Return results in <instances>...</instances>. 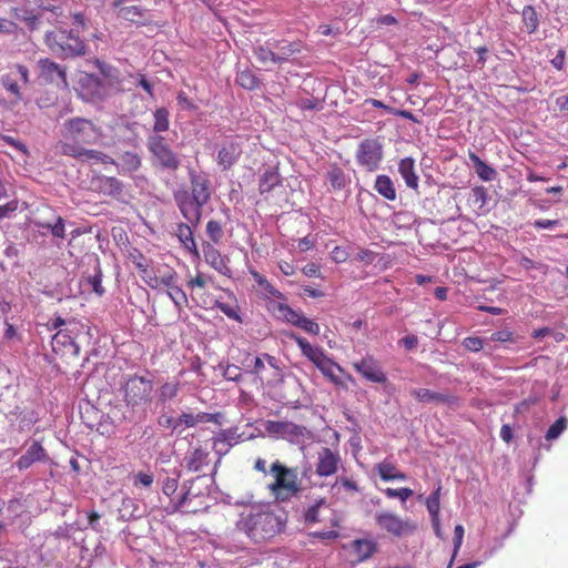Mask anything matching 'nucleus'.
<instances>
[{
    "label": "nucleus",
    "instance_id": "obj_5",
    "mask_svg": "<svg viewBox=\"0 0 568 568\" xmlns=\"http://www.w3.org/2000/svg\"><path fill=\"white\" fill-rule=\"evenodd\" d=\"M146 148L151 154V163L155 169L170 174L180 170L181 158L172 150L164 136L160 134L150 135L146 140Z\"/></svg>",
    "mask_w": 568,
    "mask_h": 568
},
{
    "label": "nucleus",
    "instance_id": "obj_43",
    "mask_svg": "<svg viewBox=\"0 0 568 568\" xmlns=\"http://www.w3.org/2000/svg\"><path fill=\"white\" fill-rule=\"evenodd\" d=\"M274 311L277 312L278 316L285 320L287 323L297 326L298 322L302 320L303 314L293 310L291 306L284 303H274Z\"/></svg>",
    "mask_w": 568,
    "mask_h": 568
},
{
    "label": "nucleus",
    "instance_id": "obj_57",
    "mask_svg": "<svg viewBox=\"0 0 568 568\" xmlns=\"http://www.w3.org/2000/svg\"><path fill=\"white\" fill-rule=\"evenodd\" d=\"M387 498H398L402 503H405L409 497L413 496V490L408 487L390 488L387 487L382 490Z\"/></svg>",
    "mask_w": 568,
    "mask_h": 568
},
{
    "label": "nucleus",
    "instance_id": "obj_40",
    "mask_svg": "<svg viewBox=\"0 0 568 568\" xmlns=\"http://www.w3.org/2000/svg\"><path fill=\"white\" fill-rule=\"evenodd\" d=\"M216 416L210 413H199L196 415L190 413H182L179 418V426L184 425L185 427H193L197 423L216 422Z\"/></svg>",
    "mask_w": 568,
    "mask_h": 568
},
{
    "label": "nucleus",
    "instance_id": "obj_33",
    "mask_svg": "<svg viewBox=\"0 0 568 568\" xmlns=\"http://www.w3.org/2000/svg\"><path fill=\"white\" fill-rule=\"evenodd\" d=\"M379 477L385 481L406 480V474L399 471L396 465L389 460H383L376 465Z\"/></svg>",
    "mask_w": 568,
    "mask_h": 568
},
{
    "label": "nucleus",
    "instance_id": "obj_38",
    "mask_svg": "<svg viewBox=\"0 0 568 568\" xmlns=\"http://www.w3.org/2000/svg\"><path fill=\"white\" fill-rule=\"evenodd\" d=\"M281 184L280 173L274 169H267L260 179L258 190L261 194H267Z\"/></svg>",
    "mask_w": 568,
    "mask_h": 568
},
{
    "label": "nucleus",
    "instance_id": "obj_52",
    "mask_svg": "<svg viewBox=\"0 0 568 568\" xmlns=\"http://www.w3.org/2000/svg\"><path fill=\"white\" fill-rule=\"evenodd\" d=\"M523 20L529 32H535L538 28V17L534 7L526 6L523 9Z\"/></svg>",
    "mask_w": 568,
    "mask_h": 568
},
{
    "label": "nucleus",
    "instance_id": "obj_50",
    "mask_svg": "<svg viewBox=\"0 0 568 568\" xmlns=\"http://www.w3.org/2000/svg\"><path fill=\"white\" fill-rule=\"evenodd\" d=\"M236 83L246 90H254L258 87L260 80L251 70H243L236 74Z\"/></svg>",
    "mask_w": 568,
    "mask_h": 568
},
{
    "label": "nucleus",
    "instance_id": "obj_4",
    "mask_svg": "<svg viewBox=\"0 0 568 568\" xmlns=\"http://www.w3.org/2000/svg\"><path fill=\"white\" fill-rule=\"evenodd\" d=\"M43 42L58 58L70 59L87 54V44L78 30L54 28L44 33Z\"/></svg>",
    "mask_w": 568,
    "mask_h": 568
},
{
    "label": "nucleus",
    "instance_id": "obj_55",
    "mask_svg": "<svg viewBox=\"0 0 568 568\" xmlns=\"http://www.w3.org/2000/svg\"><path fill=\"white\" fill-rule=\"evenodd\" d=\"M568 420L566 417H559L547 430L545 438L554 440L558 438L567 428Z\"/></svg>",
    "mask_w": 568,
    "mask_h": 568
},
{
    "label": "nucleus",
    "instance_id": "obj_56",
    "mask_svg": "<svg viewBox=\"0 0 568 568\" xmlns=\"http://www.w3.org/2000/svg\"><path fill=\"white\" fill-rule=\"evenodd\" d=\"M87 281H88V284L90 285L91 290L98 296H102L104 294L105 290L102 286V271H101L99 264L95 267L94 274L89 276Z\"/></svg>",
    "mask_w": 568,
    "mask_h": 568
},
{
    "label": "nucleus",
    "instance_id": "obj_61",
    "mask_svg": "<svg viewBox=\"0 0 568 568\" xmlns=\"http://www.w3.org/2000/svg\"><path fill=\"white\" fill-rule=\"evenodd\" d=\"M337 485H341L349 494L359 493V487L353 479L346 477L337 478L333 485V488H335Z\"/></svg>",
    "mask_w": 568,
    "mask_h": 568
},
{
    "label": "nucleus",
    "instance_id": "obj_2",
    "mask_svg": "<svg viewBox=\"0 0 568 568\" xmlns=\"http://www.w3.org/2000/svg\"><path fill=\"white\" fill-rule=\"evenodd\" d=\"M236 529L255 544L270 541L281 534L285 521L273 510L264 506H253L242 511L235 524Z\"/></svg>",
    "mask_w": 568,
    "mask_h": 568
},
{
    "label": "nucleus",
    "instance_id": "obj_10",
    "mask_svg": "<svg viewBox=\"0 0 568 568\" xmlns=\"http://www.w3.org/2000/svg\"><path fill=\"white\" fill-rule=\"evenodd\" d=\"M375 520L381 529L398 538L412 535L416 530L415 523L408 519H402L394 513H379L376 515Z\"/></svg>",
    "mask_w": 568,
    "mask_h": 568
},
{
    "label": "nucleus",
    "instance_id": "obj_60",
    "mask_svg": "<svg viewBox=\"0 0 568 568\" xmlns=\"http://www.w3.org/2000/svg\"><path fill=\"white\" fill-rule=\"evenodd\" d=\"M175 283H176V272L174 270H169L168 272H165L161 276H159L158 288L160 286H164V287H166V290H169Z\"/></svg>",
    "mask_w": 568,
    "mask_h": 568
},
{
    "label": "nucleus",
    "instance_id": "obj_49",
    "mask_svg": "<svg viewBox=\"0 0 568 568\" xmlns=\"http://www.w3.org/2000/svg\"><path fill=\"white\" fill-rule=\"evenodd\" d=\"M168 296L172 300L178 310L189 306V297L186 293L176 285V283L166 290Z\"/></svg>",
    "mask_w": 568,
    "mask_h": 568
},
{
    "label": "nucleus",
    "instance_id": "obj_45",
    "mask_svg": "<svg viewBox=\"0 0 568 568\" xmlns=\"http://www.w3.org/2000/svg\"><path fill=\"white\" fill-rule=\"evenodd\" d=\"M321 373L327 377L333 384L336 386H344L342 379L334 374V368H337L339 372H343V368L335 363L333 359L327 357L321 365L317 367Z\"/></svg>",
    "mask_w": 568,
    "mask_h": 568
},
{
    "label": "nucleus",
    "instance_id": "obj_9",
    "mask_svg": "<svg viewBox=\"0 0 568 568\" xmlns=\"http://www.w3.org/2000/svg\"><path fill=\"white\" fill-rule=\"evenodd\" d=\"M356 162L367 172H374L383 160V145L377 139H365L357 148Z\"/></svg>",
    "mask_w": 568,
    "mask_h": 568
},
{
    "label": "nucleus",
    "instance_id": "obj_24",
    "mask_svg": "<svg viewBox=\"0 0 568 568\" xmlns=\"http://www.w3.org/2000/svg\"><path fill=\"white\" fill-rule=\"evenodd\" d=\"M91 187L104 195L118 196L123 191V183L114 176L95 174L91 178Z\"/></svg>",
    "mask_w": 568,
    "mask_h": 568
},
{
    "label": "nucleus",
    "instance_id": "obj_28",
    "mask_svg": "<svg viewBox=\"0 0 568 568\" xmlns=\"http://www.w3.org/2000/svg\"><path fill=\"white\" fill-rule=\"evenodd\" d=\"M192 224L179 223L175 229V235L178 236L182 246L191 253L195 258H200V251L194 240Z\"/></svg>",
    "mask_w": 568,
    "mask_h": 568
},
{
    "label": "nucleus",
    "instance_id": "obj_3",
    "mask_svg": "<svg viewBox=\"0 0 568 568\" xmlns=\"http://www.w3.org/2000/svg\"><path fill=\"white\" fill-rule=\"evenodd\" d=\"M270 473L273 481L267 488L276 501L288 503L303 490L297 468L287 467L280 460H275L271 465Z\"/></svg>",
    "mask_w": 568,
    "mask_h": 568
},
{
    "label": "nucleus",
    "instance_id": "obj_62",
    "mask_svg": "<svg viewBox=\"0 0 568 568\" xmlns=\"http://www.w3.org/2000/svg\"><path fill=\"white\" fill-rule=\"evenodd\" d=\"M19 29V26L13 20L0 17V34H13Z\"/></svg>",
    "mask_w": 568,
    "mask_h": 568
},
{
    "label": "nucleus",
    "instance_id": "obj_16",
    "mask_svg": "<svg viewBox=\"0 0 568 568\" xmlns=\"http://www.w3.org/2000/svg\"><path fill=\"white\" fill-rule=\"evenodd\" d=\"M189 180L191 190L189 191V195L192 196L196 202H201L204 205L211 199V182L205 173H197L194 170H190Z\"/></svg>",
    "mask_w": 568,
    "mask_h": 568
},
{
    "label": "nucleus",
    "instance_id": "obj_41",
    "mask_svg": "<svg viewBox=\"0 0 568 568\" xmlns=\"http://www.w3.org/2000/svg\"><path fill=\"white\" fill-rule=\"evenodd\" d=\"M181 383L179 381L163 383L158 392V402L162 405L174 399L180 390Z\"/></svg>",
    "mask_w": 568,
    "mask_h": 568
},
{
    "label": "nucleus",
    "instance_id": "obj_29",
    "mask_svg": "<svg viewBox=\"0 0 568 568\" xmlns=\"http://www.w3.org/2000/svg\"><path fill=\"white\" fill-rule=\"evenodd\" d=\"M274 49L277 50L276 55L278 58L283 57V63L287 62L291 57L300 54L304 49H306V44L302 40L295 41H274Z\"/></svg>",
    "mask_w": 568,
    "mask_h": 568
},
{
    "label": "nucleus",
    "instance_id": "obj_20",
    "mask_svg": "<svg viewBox=\"0 0 568 568\" xmlns=\"http://www.w3.org/2000/svg\"><path fill=\"white\" fill-rule=\"evenodd\" d=\"M26 453L16 462V466L19 470H26L34 463L47 462L49 459V455L40 442L33 440L30 444L26 443Z\"/></svg>",
    "mask_w": 568,
    "mask_h": 568
},
{
    "label": "nucleus",
    "instance_id": "obj_13",
    "mask_svg": "<svg viewBox=\"0 0 568 568\" xmlns=\"http://www.w3.org/2000/svg\"><path fill=\"white\" fill-rule=\"evenodd\" d=\"M116 10V17L138 27L148 26L152 21L151 11L141 4L112 6Z\"/></svg>",
    "mask_w": 568,
    "mask_h": 568
},
{
    "label": "nucleus",
    "instance_id": "obj_63",
    "mask_svg": "<svg viewBox=\"0 0 568 568\" xmlns=\"http://www.w3.org/2000/svg\"><path fill=\"white\" fill-rule=\"evenodd\" d=\"M3 87L11 92L17 99H21L20 88L14 79L10 75L2 77Z\"/></svg>",
    "mask_w": 568,
    "mask_h": 568
},
{
    "label": "nucleus",
    "instance_id": "obj_21",
    "mask_svg": "<svg viewBox=\"0 0 568 568\" xmlns=\"http://www.w3.org/2000/svg\"><path fill=\"white\" fill-rule=\"evenodd\" d=\"M202 250L205 262L216 272L224 276H231L232 270L229 266V258L223 256L221 252L211 242H203Z\"/></svg>",
    "mask_w": 568,
    "mask_h": 568
},
{
    "label": "nucleus",
    "instance_id": "obj_12",
    "mask_svg": "<svg viewBox=\"0 0 568 568\" xmlns=\"http://www.w3.org/2000/svg\"><path fill=\"white\" fill-rule=\"evenodd\" d=\"M352 367L368 382L376 384H385L387 382V375L373 355L367 354L361 359L353 362Z\"/></svg>",
    "mask_w": 568,
    "mask_h": 568
},
{
    "label": "nucleus",
    "instance_id": "obj_18",
    "mask_svg": "<svg viewBox=\"0 0 568 568\" xmlns=\"http://www.w3.org/2000/svg\"><path fill=\"white\" fill-rule=\"evenodd\" d=\"M412 395L420 403L444 404L450 408H456L460 404L458 396L454 394L434 392L428 388L413 389Z\"/></svg>",
    "mask_w": 568,
    "mask_h": 568
},
{
    "label": "nucleus",
    "instance_id": "obj_59",
    "mask_svg": "<svg viewBox=\"0 0 568 568\" xmlns=\"http://www.w3.org/2000/svg\"><path fill=\"white\" fill-rule=\"evenodd\" d=\"M304 332L312 334V335H318L320 334V325L314 322L311 318H307L303 315L302 320L298 322L297 326Z\"/></svg>",
    "mask_w": 568,
    "mask_h": 568
},
{
    "label": "nucleus",
    "instance_id": "obj_53",
    "mask_svg": "<svg viewBox=\"0 0 568 568\" xmlns=\"http://www.w3.org/2000/svg\"><path fill=\"white\" fill-rule=\"evenodd\" d=\"M37 225L50 230L55 237L64 239L65 236L64 220L61 216H58L53 224L39 222Z\"/></svg>",
    "mask_w": 568,
    "mask_h": 568
},
{
    "label": "nucleus",
    "instance_id": "obj_64",
    "mask_svg": "<svg viewBox=\"0 0 568 568\" xmlns=\"http://www.w3.org/2000/svg\"><path fill=\"white\" fill-rule=\"evenodd\" d=\"M463 345L470 352H479L483 348V339L479 337H466L463 341Z\"/></svg>",
    "mask_w": 568,
    "mask_h": 568
},
{
    "label": "nucleus",
    "instance_id": "obj_46",
    "mask_svg": "<svg viewBox=\"0 0 568 568\" xmlns=\"http://www.w3.org/2000/svg\"><path fill=\"white\" fill-rule=\"evenodd\" d=\"M329 510L332 513V516L329 518V525L333 529L325 530V531H314L311 534V536L313 538L321 539V540L338 538L339 534L335 528L339 527L341 518L334 510H332V509H329Z\"/></svg>",
    "mask_w": 568,
    "mask_h": 568
},
{
    "label": "nucleus",
    "instance_id": "obj_54",
    "mask_svg": "<svg viewBox=\"0 0 568 568\" xmlns=\"http://www.w3.org/2000/svg\"><path fill=\"white\" fill-rule=\"evenodd\" d=\"M470 201L477 209H483L488 200V193L485 186H475L470 192Z\"/></svg>",
    "mask_w": 568,
    "mask_h": 568
},
{
    "label": "nucleus",
    "instance_id": "obj_44",
    "mask_svg": "<svg viewBox=\"0 0 568 568\" xmlns=\"http://www.w3.org/2000/svg\"><path fill=\"white\" fill-rule=\"evenodd\" d=\"M142 165V159L139 154L134 152H124L121 155V166L120 172L122 173H133L136 172Z\"/></svg>",
    "mask_w": 568,
    "mask_h": 568
},
{
    "label": "nucleus",
    "instance_id": "obj_58",
    "mask_svg": "<svg viewBox=\"0 0 568 568\" xmlns=\"http://www.w3.org/2000/svg\"><path fill=\"white\" fill-rule=\"evenodd\" d=\"M154 481V476L151 473L139 471L133 475L132 484L134 487H150Z\"/></svg>",
    "mask_w": 568,
    "mask_h": 568
},
{
    "label": "nucleus",
    "instance_id": "obj_27",
    "mask_svg": "<svg viewBox=\"0 0 568 568\" xmlns=\"http://www.w3.org/2000/svg\"><path fill=\"white\" fill-rule=\"evenodd\" d=\"M242 153L241 146L239 143L230 142L224 144L217 153V164L222 168V170H230L239 160Z\"/></svg>",
    "mask_w": 568,
    "mask_h": 568
},
{
    "label": "nucleus",
    "instance_id": "obj_26",
    "mask_svg": "<svg viewBox=\"0 0 568 568\" xmlns=\"http://www.w3.org/2000/svg\"><path fill=\"white\" fill-rule=\"evenodd\" d=\"M178 487H179L178 478H166L162 485L163 494L171 498V504L173 505L175 510L183 509L185 506V503L192 496L190 489H187V490L183 491L181 495L174 497V495L178 490Z\"/></svg>",
    "mask_w": 568,
    "mask_h": 568
},
{
    "label": "nucleus",
    "instance_id": "obj_48",
    "mask_svg": "<svg viewBox=\"0 0 568 568\" xmlns=\"http://www.w3.org/2000/svg\"><path fill=\"white\" fill-rule=\"evenodd\" d=\"M153 116V131L155 133L166 132L170 126L169 111L165 108H159L154 111Z\"/></svg>",
    "mask_w": 568,
    "mask_h": 568
},
{
    "label": "nucleus",
    "instance_id": "obj_6",
    "mask_svg": "<svg viewBox=\"0 0 568 568\" xmlns=\"http://www.w3.org/2000/svg\"><path fill=\"white\" fill-rule=\"evenodd\" d=\"M83 325L77 321L68 322L67 327L60 328L52 337V351L60 357L73 359L79 356L80 347L75 339L81 334Z\"/></svg>",
    "mask_w": 568,
    "mask_h": 568
},
{
    "label": "nucleus",
    "instance_id": "obj_37",
    "mask_svg": "<svg viewBox=\"0 0 568 568\" xmlns=\"http://www.w3.org/2000/svg\"><path fill=\"white\" fill-rule=\"evenodd\" d=\"M250 274L256 282L257 286L261 288V291L264 292L266 297H275L278 300H284L285 296L282 292H280L277 288H275L268 280L263 276L261 273H258L256 270H250Z\"/></svg>",
    "mask_w": 568,
    "mask_h": 568
},
{
    "label": "nucleus",
    "instance_id": "obj_11",
    "mask_svg": "<svg viewBox=\"0 0 568 568\" xmlns=\"http://www.w3.org/2000/svg\"><path fill=\"white\" fill-rule=\"evenodd\" d=\"M173 199L182 216L193 226H197L201 222L204 204L192 199L189 195V190L185 189L174 191Z\"/></svg>",
    "mask_w": 568,
    "mask_h": 568
},
{
    "label": "nucleus",
    "instance_id": "obj_17",
    "mask_svg": "<svg viewBox=\"0 0 568 568\" xmlns=\"http://www.w3.org/2000/svg\"><path fill=\"white\" fill-rule=\"evenodd\" d=\"M265 430L276 437L293 439L304 436L306 428L288 420H267Z\"/></svg>",
    "mask_w": 568,
    "mask_h": 568
},
{
    "label": "nucleus",
    "instance_id": "obj_39",
    "mask_svg": "<svg viewBox=\"0 0 568 568\" xmlns=\"http://www.w3.org/2000/svg\"><path fill=\"white\" fill-rule=\"evenodd\" d=\"M11 13L23 21L30 31L37 30L40 26V16L36 14L33 10L14 7L11 9Z\"/></svg>",
    "mask_w": 568,
    "mask_h": 568
},
{
    "label": "nucleus",
    "instance_id": "obj_36",
    "mask_svg": "<svg viewBox=\"0 0 568 568\" xmlns=\"http://www.w3.org/2000/svg\"><path fill=\"white\" fill-rule=\"evenodd\" d=\"M210 283H213V277L202 272H197L195 276L190 277L186 287L191 291V297L193 298L196 293L209 294L206 287Z\"/></svg>",
    "mask_w": 568,
    "mask_h": 568
},
{
    "label": "nucleus",
    "instance_id": "obj_19",
    "mask_svg": "<svg viewBox=\"0 0 568 568\" xmlns=\"http://www.w3.org/2000/svg\"><path fill=\"white\" fill-rule=\"evenodd\" d=\"M39 75L47 83L68 84L65 68L49 58L38 61Z\"/></svg>",
    "mask_w": 568,
    "mask_h": 568
},
{
    "label": "nucleus",
    "instance_id": "obj_32",
    "mask_svg": "<svg viewBox=\"0 0 568 568\" xmlns=\"http://www.w3.org/2000/svg\"><path fill=\"white\" fill-rule=\"evenodd\" d=\"M326 179L333 191H341L349 183V178L337 164H332L326 173Z\"/></svg>",
    "mask_w": 568,
    "mask_h": 568
},
{
    "label": "nucleus",
    "instance_id": "obj_30",
    "mask_svg": "<svg viewBox=\"0 0 568 568\" xmlns=\"http://www.w3.org/2000/svg\"><path fill=\"white\" fill-rule=\"evenodd\" d=\"M398 172L408 187L413 190L418 187V175L415 172V161L413 158L402 159L398 163Z\"/></svg>",
    "mask_w": 568,
    "mask_h": 568
},
{
    "label": "nucleus",
    "instance_id": "obj_15",
    "mask_svg": "<svg viewBox=\"0 0 568 568\" xmlns=\"http://www.w3.org/2000/svg\"><path fill=\"white\" fill-rule=\"evenodd\" d=\"M342 464L341 455L337 450H332L328 447H323L317 453L315 464V473L320 477H329L337 473Z\"/></svg>",
    "mask_w": 568,
    "mask_h": 568
},
{
    "label": "nucleus",
    "instance_id": "obj_31",
    "mask_svg": "<svg viewBox=\"0 0 568 568\" xmlns=\"http://www.w3.org/2000/svg\"><path fill=\"white\" fill-rule=\"evenodd\" d=\"M351 548L354 551L357 561H364L376 552L377 545L373 540L356 539L352 541Z\"/></svg>",
    "mask_w": 568,
    "mask_h": 568
},
{
    "label": "nucleus",
    "instance_id": "obj_14",
    "mask_svg": "<svg viewBox=\"0 0 568 568\" xmlns=\"http://www.w3.org/2000/svg\"><path fill=\"white\" fill-rule=\"evenodd\" d=\"M78 85L81 95L88 101L103 100L106 95L104 83L94 74L81 72Z\"/></svg>",
    "mask_w": 568,
    "mask_h": 568
},
{
    "label": "nucleus",
    "instance_id": "obj_7",
    "mask_svg": "<svg viewBox=\"0 0 568 568\" xmlns=\"http://www.w3.org/2000/svg\"><path fill=\"white\" fill-rule=\"evenodd\" d=\"M153 381L140 375H131L123 386V398L128 406L140 407L151 404L153 398Z\"/></svg>",
    "mask_w": 568,
    "mask_h": 568
},
{
    "label": "nucleus",
    "instance_id": "obj_47",
    "mask_svg": "<svg viewBox=\"0 0 568 568\" xmlns=\"http://www.w3.org/2000/svg\"><path fill=\"white\" fill-rule=\"evenodd\" d=\"M323 507H327L325 498H320L314 505L307 507L304 511V521L306 524H316L321 523V509Z\"/></svg>",
    "mask_w": 568,
    "mask_h": 568
},
{
    "label": "nucleus",
    "instance_id": "obj_25",
    "mask_svg": "<svg viewBox=\"0 0 568 568\" xmlns=\"http://www.w3.org/2000/svg\"><path fill=\"white\" fill-rule=\"evenodd\" d=\"M290 337L297 344L302 354L316 367L327 358L322 347L313 346L306 338L296 334H291Z\"/></svg>",
    "mask_w": 568,
    "mask_h": 568
},
{
    "label": "nucleus",
    "instance_id": "obj_34",
    "mask_svg": "<svg viewBox=\"0 0 568 568\" xmlns=\"http://www.w3.org/2000/svg\"><path fill=\"white\" fill-rule=\"evenodd\" d=\"M375 191L382 195L384 199L388 201L396 200L397 193L394 185V182L388 175L381 174L377 175L374 184Z\"/></svg>",
    "mask_w": 568,
    "mask_h": 568
},
{
    "label": "nucleus",
    "instance_id": "obj_1",
    "mask_svg": "<svg viewBox=\"0 0 568 568\" xmlns=\"http://www.w3.org/2000/svg\"><path fill=\"white\" fill-rule=\"evenodd\" d=\"M102 138V131L91 120L75 116L63 123L60 151L74 160L94 161L102 164H115L110 155L88 146L95 145Z\"/></svg>",
    "mask_w": 568,
    "mask_h": 568
},
{
    "label": "nucleus",
    "instance_id": "obj_22",
    "mask_svg": "<svg viewBox=\"0 0 568 568\" xmlns=\"http://www.w3.org/2000/svg\"><path fill=\"white\" fill-rule=\"evenodd\" d=\"M210 452L197 446L186 452L182 465L187 471L201 473L210 465Z\"/></svg>",
    "mask_w": 568,
    "mask_h": 568
},
{
    "label": "nucleus",
    "instance_id": "obj_35",
    "mask_svg": "<svg viewBox=\"0 0 568 568\" xmlns=\"http://www.w3.org/2000/svg\"><path fill=\"white\" fill-rule=\"evenodd\" d=\"M271 44L272 43L267 42L266 44L254 48V55L256 60L264 65L267 63L283 64V57L278 58L276 52L273 50L274 47H270Z\"/></svg>",
    "mask_w": 568,
    "mask_h": 568
},
{
    "label": "nucleus",
    "instance_id": "obj_42",
    "mask_svg": "<svg viewBox=\"0 0 568 568\" xmlns=\"http://www.w3.org/2000/svg\"><path fill=\"white\" fill-rule=\"evenodd\" d=\"M469 160L475 166L477 175L483 181H490L495 176V170L490 168L488 164H486L476 153L469 152L468 154Z\"/></svg>",
    "mask_w": 568,
    "mask_h": 568
},
{
    "label": "nucleus",
    "instance_id": "obj_8",
    "mask_svg": "<svg viewBox=\"0 0 568 568\" xmlns=\"http://www.w3.org/2000/svg\"><path fill=\"white\" fill-rule=\"evenodd\" d=\"M243 364L247 367V373L254 375L262 385H271L282 377L276 358L268 354L255 357L247 354Z\"/></svg>",
    "mask_w": 568,
    "mask_h": 568
},
{
    "label": "nucleus",
    "instance_id": "obj_51",
    "mask_svg": "<svg viewBox=\"0 0 568 568\" xmlns=\"http://www.w3.org/2000/svg\"><path fill=\"white\" fill-rule=\"evenodd\" d=\"M205 232L212 244H219L224 235L223 225L217 220H210L206 223Z\"/></svg>",
    "mask_w": 568,
    "mask_h": 568
},
{
    "label": "nucleus",
    "instance_id": "obj_23",
    "mask_svg": "<svg viewBox=\"0 0 568 568\" xmlns=\"http://www.w3.org/2000/svg\"><path fill=\"white\" fill-rule=\"evenodd\" d=\"M193 301L197 306L202 308H219L223 314H225L229 318L235 320L237 322H242L241 316L239 315L236 308L230 306L229 304L219 302L213 295L196 293L193 295Z\"/></svg>",
    "mask_w": 568,
    "mask_h": 568
}]
</instances>
